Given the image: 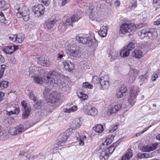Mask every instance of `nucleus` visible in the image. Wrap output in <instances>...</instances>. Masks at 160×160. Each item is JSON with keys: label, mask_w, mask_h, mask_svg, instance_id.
I'll return each instance as SVG.
<instances>
[{"label": "nucleus", "mask_w": 160, "mask_h": 160, "mask_svg": "<svg viewBox=\"0 0 160 160\" xmlns=\"http://www.w3.org/2000/svg\"><path fill=\"white\" fill-rule=\"evenodd\" d=\"M43 76L44 78H43L41 76H35L33 78L34 82L36 83L41 84L43 83L44 80L45 83L49 86H53L54 84H56L63 88L66 86L64 82H61L60 78L61 75L60 73L56 71H50L46 76Z\"/></svg>", "instance_id": "obj_1"}, {"label": "nucleus", "mask_w": 160, "mask_h": 160, "mask_svg": "<svg viewBox=\"0 0 160 160\" xmlns=\"http://www.w3.org/2000/svg\"><path fill=\"white\" fill-rule=\"evenodd\" d=\"M92 81L94 84L98 83L99 81L101 85L100 87V89L106 90L108 89L109 87V78L108 76L107 75H104L100 78L97 76H94L92 77Z\"/></svg>", "instance_id": "obj_2"}, {"label": "nucleus", "mask_w": 160, "mask_h": 160, "mask_svg": "<svg viewBox=\"0 0 160 160\" xmlns=\"http://www.w3.org/2000/svg\"><path fill=\"white\" fill-rule=\"evenodd\" d=\"M102 9L101 6L100 4H98L96 8L93 6H91L88 11L89 18L92 21H100L99 18Z\"/></svg>", "instance_id": "obj_3"}, {"label": "nucleus", "mask_w": 160, "mask_h": 160, "mask_svg": "<svg viewBox=\"0 0 160 160\" xmlns=\"http://www.w3.org/2000/svg\"><path fill=\"white\" fill-rule=\"evenodd\" d=\"M76 39L79 43L83 44H87L89 46L96 47L98 45L97 41L95 38L92 39L88 35L82 37L77 36Z\"/></svg>", "instance_id": "obj_4"}, {"label": "nucleus", "mask_w": 160, "mask_h": 160, "mask_svg": "<svg viewBox=\"0 0 160 160\" xmlns=\"http://www.w3.org/2000/svg\"><path fill=\"white\" fill-rule=\"evenodd\" d=\"M17 16L19 18H22L25 21H28L29 18V12L28 8L25 6L21 8L17 9Z\"/></svg>", "instance_id": "obj_5"}, {"label": "nucleus", "mask_w": 160, "mask_h": 160, "mask_svg": "<svg viewBox=\"0 0 160 160\" xmlns=\"http://www.w3.org/2000/svg\"><path fill=\"white\" fill-rule=\"evenodd\" d=\"M21 110L22 111V118L23 119L27 118L31 111V108L28 105L27 101L23 100L21 102Z\"/></svg>", "instance_id": "obj_6"}, {"label": "nucleus", "mask_w": 160, "mask_h": 160, "mask_svg": "<svg viewBox=\"0 0 160 160\" xmlns=\"http://www.w3.org/2000/svg\"><path fill=\"white\" fill-rule=\"evenodd\" d=\"M44 95L48 102L51 103L56 102L59 98V95L56 92H53L51 93L49 92H45Z\"/></svg>", "instance_id": "obj_7"}, {"label": "nucleus", "mask_w": 160, "mask_h": 160, "mask_svg": "<svg viewBox=\"0 0 160 160\" xmlns=\"http://www.w3.org/2000/svg\"><path fill=\"white\" fill-rule=\"evenodd\" d=\"M139 92V89L137 86H134L131 88L129 93L128 102L131 106H132L135 102V98Z\"/></svg>", "instance_id": "obj_8"}, {"label": "nucleus", "mask_w": 160, "mask_h": 160, "mask_svg": "<svg viewBox=\"0 0 160 160\" xmlns=\"http://www.w3.org/2000/svg\"><path fill=\"white\" fill-rule=\"evenodd\" d=\"M25 130L23 126L20 124L15 128H11L9 131V132L12 135H16L24 132Z\"/></svg>", "instance_id": "obj_9"}, {"label": "nucleus", "mask_w": 160, "mask_h": 160, "mask_svg": "<svg viewBox=\"0 0 160 160\" xmlns=\"http://www.w3.org/2000/svg\"><path fill=\"white\" fill-rule=\"evenodd\" d=\"M25 130L23 126L20 124L15 128H11L9 131V132L12 135H16L24 132Z\"/></svg>", "instance_id": "obj_10"}, {"label": "nucleus", "mask_w": 160, "mask_h": 160, "mask_svg": "<svg viewBox=\"0 0 160 160\" xmlns=\"http://www.w3.org/2000/svg\"><path fill=\"white\" fill-rule=\"evenodd\" d=\"M83 111L86 114L91 116H95L98 112L96 108L90 105L85 106Z\"/></svg>", "instance_id": "obj_11"}, {"label": "nucleus", "mask_w": 160, "mask_h": 160, "mask_svg": "<svg viewBox=\"0 0 160 160\" xmlns=\"http://www.w3.org/2000/svg\"><path fill=\"white\" fill-rule=\"evenodd\" d=\"M62 63L64 68L68 72H71L74 68V64L69 60H65Z\"/></svg>", "instance_id": "obj_12"}, {"label": "nucleus", "mask_w": 160, "mask_h": 160, "mask_svg": "<svg viewBox=\"0 0 160 160\" xmlns=\"http://www.w3.org/2000/svg\"><path fill=\"white\" fill-rule=\"evenodd\" d=\"M138 73V71L137 69H131L130 70L128 73V75L130 76L128 80L130 82H133L135 80Z\"/></svg>", "instance_id": "obj_13"}, {"label": "nucleus", "mask_w": 160, "mask_h": 160, "mask_svg": "<svg viewBox=\"0 0 160 160\" xmlns=\"http://www.w3.org/2000/svg\"><path fill=\"white\" fill-rule=\"evenodd\" d=\"M158 145V143H155L151 145L144 146L142 148V150L143 152H150L156 149Z\"/></svg>", "instance_id": "obj_14"}, {"label": "nucleus", "mask_w": 160, "mask_h": 160, "mask_svg": "<svg viewBox=\"0 0 160 160\" xmlns=\"http://www.w3.org/2000/svg\"><path fill=\"white\" fill-rule=\"evenodd\" d=\"M148 39L151 40L156 39L158 36L156 30L153 28L151 29L148 31Z\"/></svg>", "instance_id": "obj_15"}, {"label": "nucleus", "mask_w": 160, "mask_h": 160, "mask_svg": "<svg viewBox=\"0 0 160 160\" xmlns=\"http://www.w3.org/2000/svg\"><path fill=\"white\" fill-rule=\"evenodd\" d=\"M73 22L72 17L67 19L64 22L61 23L59 24L58 28L60 29H62V30L66 28V26L68 25H72V23Z\"/></svg>", "instance_id": "obj_16"}, {"label": "nucleus", "mask_w": 160, "mask_h": 160, "mask_svg": "<svg viewBox=\"0 0 160 160\" xmlns=\"http://www.w3.org/2000/svg\"><path fill=\"white\" fill-rule=\"evenodd\" d=\"M38 63L41 66L48 67L49 65V62L47 58L41 57L38 59Z\"/></svg>", "instance_id": "obj_17"}, {"label": "nucleus", "mask_w": 160, "mask_h": 160, "mask_svg": "<svg viewBox=\"0 0 160 160\" xmlns=\"http://www.w3.org/2000/svg\"><path fill=\"white\" fill-rule=\"evenodd\" d=\"M82 123L81 122L79 118H75L72 122L70 126L71 128L72 129L75 130L80 127Z\"/></svg>", "instance_id": "obj_18"}, {"label": "nucleus", "mask_w": 160, "mask_h": 160, "mask_svg": "<svg viewBox=\"0 0 160 160\" xmlns=\"http://www.w3.org/2000/svg\"><path fill=\"white\" fill-rule=\"evenodd\" d=\"M122 105L121 104L115 105L112 106L109 109L108 113L109 114H111L112 113H115L118 111L121 108Z\"/></svg>", "instance_id": "obj_19"}, {"label": "nucleus", "mask_w": 160, "mask_h": 160, "mask_svg": "<svg viewBox=\"0 0 160 160\" xmlns=\"http://www.w3.org/2000/svg\"><path fill=\"white\" fill-rule=\"evenodd\" d=\"M68 138V136L66 133H62L59 136L58 144V145H62V144H63L66 141Z\"/></svg>", "instance_id": "obj_20"}, {"label": "nucleus", "mask_w": 160, "mask_h": 160, "mask_svg": "<svg viewBox=\"0 0 160 160\" xmlns=\"http://www.w3.org/2000/svg\"><path fill=\"white\" fill-rule=\"evenodd\" d=\"M0 22L2 25L4 24L6 26L9 25L11 23L10 21L6 19L3 13L2 12H0Z\"/></svg>", "instance_id": "obj_21"}, {"label": "nucleus", "mask_w": 160, "mask_h": 160, "mask_svg": "<svg viewBox=\"0 0 160 160\" xmlns=\"http://www.w3.org/2000/svg\"><path fill=\"white\" fill-rule=\"evenodd\" d=\"M127 89L125 86L121 87L117 93L116 96L117 98H121L126 93Z\"/></svg>", "instance_id": "obj_22"}, {"label": "nucleus", "mask_w": 160, "mask_h": 160, "mask_svg": "<svg viewBox=\"0 0 160 160\" xmlns=\"http://www.w3.org/2000/svg\"><path fill=\"white\" fill-rule=\"evenodd\" d=\"M55 23V20L47 21L45 22L44 25V28L46 30L51 29L53 28Z\"/></svg>", "instance_id": "obj_23"}, {"label": "nucleus", "mask_w": 160, "mask_h": 160, "mask_svg": "<svg viewBox=\"0 0 160 160\" xmlns=\"http://www.w3.org/2000/svg\"><path fill=\"white\" fill-rule=\"evenodd\" d=\"M131 55L136 58H139L142 57L143 52L139 49H136L132 52Z\"/></svg>", "instance_id": "obj_24"}, {"label": "nucleus", "mask_w": 160, "mask_h": 160, "mask_svg": "<svg viewBox=\"0 0 160 160\" xmlns=\"http://www.w3.org/2000/svg\"><path fill=\"white\" fill-rule=\"evenodd\" d=\"M120 142L117 141L112 144L108 148L106 149L109 155L112 153L115 150L116 147L119 144Z\"/></svg>", "instance_id": "obj_25"}, {"label": "nucleus", "mask_w": 160, "mask_h": 160, "mask_svg": "<svg viewBox=\"0 0 160 160\" xmlns=\"http://www.w3.org/2000/svg\"><path fill=\"white\" fill-rule=\"evenodd\" d=\"M114 138V137L112 135L108 136L105 141L102 143V147L104 148L108 144H110Z\"/></svg>", "instance_id": "obj_26"}, {"label": "nucleus", "mask_w": 160, "mask_h": 160, "mask_svg": "<svg viewBox=\"0 0 160 160\" xmlns=\"http://www.w3.org/2000/svg\"><path fill=\"white\" fill-rule=\"evenodd\" d=\"M24 39V35L22 33H19L16 35L15 42L16 43H21Z\"/></svg>", "instance_id": "obj_27"}, {"label": "nucleus", "mask_w": 160, "mask_h": 160, "mask_svg": "<svg viewBox=\"0 0 160 160\" xmlns=\"http://www.w3.org/2000/svg\"><path fill=\"white\" fill-rule=\"evenodd\" d=\"M108 26H102L101 28L98 32L99 35L102 37H104L106 36Z\"/></svg>", "instance_id": "obj_28"}, {"label": "nucleus", "mask_w": 160, "mask_h": 160, "mask_svg": "<svg viewBox=\"0 0 160 160\" xmlns=\"http://www.w3.org/2000/svg\"><path fill=\"white\" fill-rule=\"evenodd\" d=\"M129 53L130 51L129 49H128L125 48V47H124L120 52V54L121 57L125 58L128 56Z\"/></svg>", "instance_id": "obj_29"}, {"label": "nucleus", "mask_w": 160, "mask_h": 160, "mask_svg": "<svg viewBox=\"0 0 160 160\" xmlns=\"http://www.w3.org/2000/svg\"><path fill=\"white\" fill-rule=\"evenodd\" d=\"M72 56L76 58H80L82 54L81 51L78 49H72Z\"/></svg>", "instance_id": "obj_30"}, {"label": "nucleus", "mask_w": 160, "mask_h": 160, "mask_svg": "<svg viewBox=\"0 0 160 160\" xmlns=\"http://www.w3.org/2000/svg\"><path fill=\"white\" fill-rule=\"evenodd\" d=\"M10 108H13V109L10 110L9 108H8L6 111V114L8 115H11L13 114H16L17 113H18V108H17L16 107H11Z\"/></svg>", "instance_id": "obj_31"}, {"label": "nucleus", "mask_w": 160, "mask_h": 160, "mask_svg": "<svg viewBox=\"0 0 160 160\" xmlns=\"http://www.w3.org/2000/svg\"><path fill=\"white\" fill-rule=\"evenodd\" d=\"M93 129L96 132L98 133H102L104 130L103 125L101 124L95 125L93 127Z\"/></svg>", "instance_id": "obj_32"}, {"label": "nucleus", "mask_w": 160, "mask_h": 160, "mask_svg": "<svg viewBox=\"0 0 160 160\" xmlns=\"http://www.w3.org/2000/svg\"><path fill=\"white\" fill-rule=\"evenodd\" d=\"M109 154L105 149L100 153V160H106L108 158Z\"/></svg>", "instance_id": "obj_33"}, {"label": "nucleus", "mask_w": 160, "mask_h": 160, "mask_svg": "<svg viewBox=\"0 0 160 160\" xmlns=\"http://www.w3.org/2000/svg\"><path fill=\"white\" fill-rule=\"evenodd\" d=\"M127 27V23H123L120 27L119 32L123 34H126L128 31L127 29H126V28Z\"/></svg>", "instance_id": "obj_34"}, {"label": "nucleus", "mask_w": 160, "mask_h": 160, "mask_svg": "<svg viewBox=\"0 0 160 160\" xmlns=\"http://www.w3.org/2000/svg\"><path fill=\"white\" fill-rule=\"evenodd\" d=\"M132 155L133 154L132 152L128 150L126 152L125 155L122 157L120 160H128L132 157Z\"/></svg>", "instance_id": "obj_35"}, {"label": "nucleus", "mask_w": 160, "mask_h": 160, "mask_svg": "<svg viewBox=\"0 0 160 160\" xmlns=\"http://www.w3.org/2000/svg\"><path fill=\"white\" fill-rule=\"evenodd\" d=\"M9 82L3 80L0 82V90L7 88L8 86Z\"/></svg>", "instance_id": "obj_36"}, {"label": "nucleus", "mask_w": 160, "mask_h": 160, "mask_svg": "<svg viewBox=\"0 0 160 160\" xmlns=\"http://www.w3.org/2000/svg\"><path fill=\"white\" fill-rule=\"evenodd\" d=\"M148 31H146L144 29L142 30L139 34L140 38L141 39H142L145 37H148Z\"/></svg>", "instance_id": "obj_37"}, {"label": "nucleus", "mask_w": 160, "mask_h": 160, "mask_svg": "<svg viewBox=\"0 0 160 160\" xmlns=\"http://www.w3.org/2000/svg\"><path fill=\"white\" fill-rule=\"evenodd\" d=\"M45 8L44 6L41 4H39L35 6L34 8H33V10H38L39 11H44Z\"/></svg>", "instance_id": "obj_38"}, {"label": "nucleus", "mask_w": 160, "mask_h": 160, "mask_svg": "<svg viewBox=\"0 0 160 160\" xmlns=\"http://www.w3.org/2000/svg\"><path fill=\"white\" fill-rule=\"evenodd\" d=\"M78 109V107L76 106H73L71 108L69 109L65 108L64 109L65 112L70 113L77 111Z\"/></svg>", "instance_id": "obj_39"}, {"label": "nucleus", "mask_w": 160, "mask_h": 160, "mask_svg": "<svg viewBox=\"0 0 160 160\" xmlns=\"http://www.w3.org/2000/svg\"><path fill=\"white\" fill-rule=\"evenodd\" d=\"M139 78L141 81H142L144 82H146L148 81V76L146 73H145L144 75L142 74L139 76Z\"/></svg>", "instance_id": "obj_40"}, {"label": "nucleus", "mask_w": 160, "mask_h": 160, "mask_svg": "<svg viewBox=\"0 0 160 160\" xmlns=\"http://www.w3.org/2000/svg\"><path fill=\"white\" fill-rule=\"evenodd\" d=\"M7 6L8 5L6 4L4 1H0V9L4 10L8 8Z\"/></svg>", "instance_id": "obj_41"}, {"label": "nucleus", "mask_w": 160, "mask_h": 160, "mask_svg": "<svg viewBox=\"0 0 160 160\" xmlns=\"http://www.w3.org/2000/svg\"><path fill=\"white\" fill-rule=\"evenodd\" d=\"M127 26L128 27L126 29L128 30V32H130L133 30L135 28V27L132 23H127Z\"/></svg>", "instance_id": "obj_42"}, {"label": "nucleus", "mask_w": 160, "mask_h": 160, "mask_svg": "<svg viewBox=\"0 0 160 160\" xmlns=\"http://www.w3.org/2000/svg\"><path fill=\"white\" fill-rule=\"evenodd\" d=\"M9 53L10 54L18 49V46L17 45L9 46Z\"/></svg>", "instance_id": "obj_43"}, {"label": "nucleus", "mask_w": 160, "mask_h": 160, "mask_svg": "<svg viewBox=\"0 0 160 160\" xmlns=\"http://www.w3.org/2000/svg\"><path fill=\"white\" fill-rule=\"evenodd\" d=\"M136 1L135 0H132L128 8L130 9H134L137 7Z\"/></svg>", "instance_id": "obj_44"}, {"label": "nucleus", "mask_w": 160, "mask_h": 160, "mask_svg": "<svg viewBox=\"0 0 160 160\" xmlns=\"http://www.w3.org/2000/svg\"><path fill=\"white\" fill-rule=\"evenodd\" d=\"M78 96L81 98L82 100H87L88 98V96L87 94H84L82 92H80Z\"/></svg>", "instance_id": "obj_45"}, {"label": "nucleus", "mask_w": 160, "mask_h": 160, "mask_svg": "<svg viewBox=\"0 0 160 160\" xmlns=\"http://www.w3.org/2000/svg\"><path fill=\"white\" fill-rule=\"evenodd\" d=\"M82 86L86 88H88L89 89H92L93 88V85L90 84L88 82H83L82 84Z\"/></svg>", "instance_id": "obj_46"}, {"label": "nucleus", "mask_w": 160, "mask_h": 160, "mask_svg": "<svg viewBox=\"0 0 160 160\" xmlns=\"http://www.w3.org/2000/svg\"><path fill=\"white\" fill-rule=\"evenodd\" d=\"M153 4L154 7H156L155 9L156 10L157 8L160 7V0H153Z\"/></svg>", "instance_id": "obj_47"}, {"label": "nucleus", "mask_w": 160, "mask_h": 160, "mask_svg": "<svg viewBox=\"0 0 160 160\" xmlns=\"http://www.w3.org/2000/svg\"><path fill=\"white\" fill-rule=\"evenodd\" d=\"M125 48L128 49H129V50L130 51H131L134 48L135 45L134 43L132 42H130L127 46H125Z\"/></svg>", "instance_id": "obj_48"}, {"label": "nucleus", "mask_w": 160, "mask_h": 160, "mask_svg": "<svg viewBox=\"0 0 160 160\" xmlns=\"http://www.w3.org/2000/svg\"><path fill=\"white\" fill-rule=\"evenodd\" d=\"M138 157L139 158H147L149 157V155L146 153H140L138 154Z\"/></svg>", "instance_id": "obj_49"}, {"label": "nucleus", "mask_w": 160, "mask_h": 160, "mask_svg": "<svg viewBox=\"0 0 160 160\" xmlns=\"http://www.w3.org/2000/svg\"><path fill=\"white\" fill-rule=\"evenodd\" d=\"M34 103L35 104L33 106L35 107V108L38 109L40 108L41 103V102L40 101L37 100V99H36V101L35 102H34Z\"/></svg>", "instance_id": "obj_50"}, {"label": "nucleus", "mask_w": 160, "mask_h": 160, "mask_svg": "<svg viewBox=\"0 0 160 160\" xmlns=\"http://www.w3.org/2000/svg\"><path fill=\"white\" fill-rule=\"evenodd\" d=\"M16 35L10 34L8 36V38L9 40L13 42H15Z\"/></svg>", "instance_id": "obj_51"}, {"label": "nucleus", "mask_w": 160, "mask_h": 160, "mask_svg": "<svg viewBox=\"0 0 160 160\" xmlns=\"http://www.w3.org/2000/svg\"><path fill=\"white\" fill-rule=\"evenodd\" d=\"M114 50H109V52L108 51L107 52L108 53V57L110 58V59H113L115 58V56L114 54Z\"/></svg>", "instance_id": "obj_52"}, {"label": "nucleus", "mask_w": 160, "mask_h": 160, "mask_svg": "<svg viewBox=\"0 0 160 160\" xmlns=\"http://www.w3.org/2000/svg\"><path fill=\"white\" fill-rule=\"evenodd\" d=\"M71 17L73 22H76L80 19V17L77 14L73 15Z\"/></svg>", "instance_id": "obj_53"}, {"label": "nucleus", "mask_w": 160, "mask_h": 160, "mask_svg": "<svg viewBox=\"0 0 160 160\" xmlns=\"http://www.w3.org/2000/svg\"><path fill=\"white\" fill-rule=\"evenodd\" d=\"M30 99H32L34 102H35L36 101V98L35 97V95L32 92H30L28 94Z\"/></svg>", "instance_id": "obj_54"}, {"label": "nucleus", "mask_w": 160, "mask_h": 160, "mask_svg": "<svg viewBox=\"0 0 160 160\" xmlns=\"http://www.w3.org/2000/svg\"><path fill=\"white\" fill-rule=\"evenodd\" d=\"M34 11V14L36 15V16L37 17H39L41 15H42L44 14V12L43 11H39L38 10H33Z\"/></svg>", "instance_id": "obj_55"}, {"label": "nucleus", "mask_w": 160, "mask_h": 160, "mask_svg": "<svg viewBox=\"0 0 160 160\" xmlns=\"http://www.w3.org/2000/svg\"><path fill=\"white\" fill-rule=\"evenodd\" d=\"M118 128L117 125H113L111 126V128L109 130V132L112 133L114 132Z\"/></svg>", "instance_id": "obj_56"}, {"label": "nucleus", "mask_w": 160, "mask_h": 160, "mask_svg": "<svg viewBox=\"0 0 160 160\" xmlns=\"http://www.w3.org/2000/svg\"><path fill=\"white\" fill-rule=\"evenodd\" d=\"M9 46H7L6 48L3 49V51L6 54H10L9 53Z\"/></svg>", "instance_id": "obj_57"}, {"label": "nucleus", "mask_w": 160, "mask_h": 160, "mask_svg": "<svg viewBox=\"0 0 160 160\" xmlns=\"http://www.w3.org/2000/svg\"><path fill=\"white\" fill-rule=\"evenodd\" d=\"M158 75L157 74L153 73L152 76L151 80L152 81H155L158 77Z\"/></svg>", "instance_id": "obj_58"}, {"label": "nucleus", "mask_w": 160, "mask_h": 160, "mask_svg": "<svg viewBox=\"0 0 160 160\" xmlns=\"http://www.w3.org/2000/svg\"><path fill=\"white\" fill-rule=\"evenodd\" d=\"M27 159H28L26 160H32L33 158H36L37 156H34L31 155L29 154H28V156H27Z\"/></svg>", "instance_id": "obj_59"}, {"label": "nucleus", "mask_w": 160, "mask_h": 160, "mask_svg": "<svg viewBox=\"0 0 160 160\" xmlns=\"http://www.w3.org/2000/svg\"><path fill=\"white\" fill-rule=\"evenodd\" d=\"M72 49H71V50L68 49L66 50V52L67 53V54L68 55H69L70 56H72Z\"/></svg>", "instance_id": "obj_60"}, {"label": "nucleus", "mask_w": 160, "mask_h": 160, "mask_svg": "<svg viewBox=\"0 0 160 160\" xmlns=\"http://www.w3.org/2000/svg\"><path fill=\"white\" fill-rule=\"evenodd\" d=\"M5 95V93L0 92V102L3 99V97Z\"/></svg>", "instance_id": "obj_61"}, {"label": "nucleus", "mask_w": 160, "mask_h": 160, "mask_svg": "<svg viewBox=\"0 0 160 160\" xmlns=\"http://www.w3.org/2000/svg\"><path fill=\"white\" fill-rule=\"evenodd\" d=\"M70 1V0H62V4L63 6H64L67 3Z\"/></svg>", "instance_id": "obj_62"}, {"label": "nucleus", "mask_w": 160, "mask_h": 160, "mask_svg": "<svg viewBox=\"0 0 160 160\" xmlns=\"http://www.w3.org/2000/svg\"><path fill=\"white\" fill-rule=\"evenodd\" d=\"M5 61L4 57L2 55L0 54V62L1 63Z\"/></svg>", "instance_id": "obj_63"}, {"label": "nucleus", "mask_w": 160, "mask_h": 160, "mask_svg": "<svg viewBox=\"0 0 160 160\" xmlns=\"http://www.w3.org/2000/svg\"><path fill=\"white\" fill-rule=\"evenodd\" d=\"M154 24L157 25H158L160 24V18L158 19L157 20L154 22Z\"/></svg>", "instance_id": "obj_64"}]
</instances>
